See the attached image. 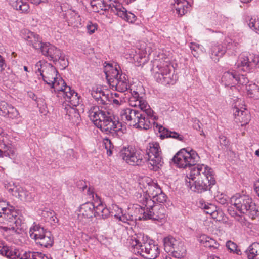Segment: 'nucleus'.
I'll use <instances>...</instances> for the list:
<instances>
[{
    "mask_svg": "<svg viewBox=\"0 0 259 259\" xmlns=\"http://www.w3.org/2000/svg\"><path fill=\"white\" fill-rule=\"evenodd\" d=\"M120 116L121 120L126 124L136 128L143 130L151 128L152 124L154 123L156 120L152 110L143 111L127 108L121 111Z\"/></svg>",
    "mask_w": 259,
    "mask_h": 259,
    "instance_id": "obj_1",
    "label": "nucleus"
},
{
    "mask_svg": "<svg viewBox=\"0 0 259 259\" xmlns=\"http://www.w3.org/2000/svg\"><path fill=\"white\" fill-rule=\"evenodd\" d=\"M89 116L94 124L102 132L106 134H116L118 136L122 134L121 125L114 121L109 116V113L100 109L98 106H93L90 108Z\"/></svg>",
    "mask_w": 259,
    "mask_h": 259,
    "instance_id": "obj_2",
    "label": "nucleus"
},
{
    "mask_svg": "<svg viewBox=\"0 0 259 259\" xmlns=\"http://www.w3.org/2000/svg\"><path fill=\"white\" fill-rule=\"evenodd\" d=\"M128 244L131 252L146 259H155L160 253L157 245L145 240L142 234L132 236L128 240Z\"/></svg>",
    "mask_w": 259,
    "mask_h": 259,
    "instance_id": "obj_3",
    "label": "nucleus"
},
{
    "mask_svg": "<svg viewBox=\"0 0 259 259\" xmlns=\"http://www.w3.org/2000/svg\"><path fill=\"white\" fill-rule=\"evenodd\" d=\"M231 202L238 211L248 215L252 219L259 216V210L256 205L248 195L236 194L231 197Z\"/></svg>",
    "mask_w": 259,
    "mask_h": 259,
    "instance_id": "obj_4",
    "label": "nucleus"
},
{
    "mask_svg": "<svg viewBox=\"0 0 259 259\" xmlns=\"http://www.w3.org/2000/svg\"><path fill=\"white\" fill-rule=\"evenodd\" d=\"M158 68L155 75L157 82L164 85H174L178 79V76L175 73L173 66L165 62L157 64Z\"/></svg>",
    "mask_w": 259,
    "mask_h": 259,
    "instance_id": "obj_5",
    "label": "nucleus"
},
{
    "mask_svg": "<svg viewBox=\"0 0 259 259\" xmlns=\"http://www.w3.org/2000/svg\"><path fill=\"white\" fill-rule=\"evenodd\" d=\"M199 158L195 151L191 150L189 152L186 149H182L176 154L172 160L178 167L186 168L194 165Z\"/></svg>",
    "mask_w": 259,
    "mask_h": 259,
    "instance_id": "obj_6",
    "label": "nucleus"
},
{
    "mask_svg": "<svg viewBox=\"0 0 259 259\" xmlns=\"http://www.w3.org/2000/svg\"><path fill=\"white\" fill-rule=\"evenodd\" d=\"M186 184L187 187L194 192L198 193H201L206 191H211L213 185L215 184L213 174L210 175L203 174L201 177H198L197 180L194 181L186 180Z\"/></svg>",
    "mask_w": 259,
    "mask_h": 259,
    "instance_id": "obj_7",
    "label": "nucleus"
},
{
    "mask_svg": "<svg viewBox=\"0 0 259 259\" xmlns=\"http://www.w3.org/2000/svg\"><path fill=\"white\" fill-rule=\"evenodd\" d=\"M19 213V210L15 209L14 207L10 205L0 214V217L3 218L9 226H1L0 229L5 232L8 231L16 232V227H18L22 223V220L18 216Z\"/></svg>",
    "mask_w": 259,
    "mask_h": 259,
    "instance_id": "obj_8",
    "label": "nucleus"
},
{
    "mask_svg": "<svg viewBox=\"0 0 259 259\" xmlns=\"http://www.w3.org/2000/svg\"><path fill=\"white\" fill-rule=\"evenodd\" d=\"M133 208L135 209L136 212L140 214L138 217L139 220H152L159 221L164 219L166 216V210L163 206L160 205H156L152 208H151V210H148L149 212L146 213L143 211V208L139 205H134Z\"/></svg>",
    "mask_w": 259,
    "mask_h": 259,
    "instance_id": "obj_9",
    "label": "nucleus"
},
{
    "mask_svg": "<svg viewBox=\"0 0 259 259\" xmlns=\"http://www.w3.org/2000/svg\"><path fill=\"white\" fill-rule=\"evenodd\" d=\"M119 156L132 165H141L144 162L142 151L132 150V148H123L119 153Z\"/></svg>",
    "mask_w": 259,
    "mask_h": 259,
    "instance_id": "obj_10",
    "label": "nucleus"
},
{
    "mask_svg": "<svg viewBox=\"0 0 259 259\" xmlns=\"http://www.w3.org/2000/svg\"><path fill=\"white\" fill-rule=\"evenodd\" d=\"M39 72L40 75L42 76L44 81L48 84L51 85L52 88H54L55 90L58 89L57 86H59V82H57V71L56 68L52 65H49L43 70L38 68L36 71V73Z\"/></svg>",
    "mask_w": 259,
    "mask_h": 259,
    "instance_id": "obj_11",
    "label": "nucleus"
},
{
    "mask_svg": "<svg viewBox=\"0 0 259 259\" xmlns=\"http://www.w3.org/2000/svg\"><path fill=\"white\" fill-rule=\"evenodd\" d=\"M148 160L153 166L159 168L162 166L163 162L161 156L159 144L158 143L150 144L149 148L147 150Z\"/></svg>",
    "mask_w": 259,
    "mask_h": 259,
    "instance_id": "obj_12",
    "label": "nucleus"
},
{
    "mask_svg": "<svg viewBox=\"0 0 259 259\" xmlns=\"http://www.w3.org/2000/svg\"><path fill=\"white\" fill-rule=\"evenodd\" d=\"M60 81L64 85L60 88H58L56 89L58 91H61L63 93V96L66 102L70 103V105L73 106H77L79 104V98L78 94L73 90H71L69 86H67L63 80Z\"/></svg>",
    "mask_w": 259,
    "mask_h": 259,
    "instance_id": "obj_13",
    "label": "nucleus"
},
{
    "mask_svg": "<svg viewBox=\"0 0 259 259\" xmlns=\"http://www.w3.org/2000/svg\"><path fill=\"white\" fill-rule=\"evenodd\" d=\"M130 93L132 96L130 97L128 102L131 106L134 107H138L139 110L143 111L152 110L147 102L142 97L139 96L138 92L131 90Z\"/></svg>",
    "mask_w": 259,
    "mask_h": 259,
    "instance_id": "obj_14",
    "label": "nucleus"
},
{
    "mask_svg": "<svg viewBox=\"0 0 259 259\" xmlns=\"http://www.w3.org/2000/svg\"><path fill=\"white\" fill-rule=\"evenodd\" d=\"M196 163L193 166H191V171L189 174V177L187 176V179L189 181H194L197 180V179L201 177V175L203 174L210 175L213 174L212 169L205 166L204 164H197Z\"/></svg>",
    "mask_w": 259,
    "mask_h": 259,
    "instance_id": "obj_15",
    "label": "nucleus"
},
{
    "mask_svg": "<svg viewBox=\"0 0 259 259\" xmlns=\"http://www.w3.org/2000/svg\"><path fill=\"white\" fill-rule=\"evenodd\" d=\"M39 51L54 63H56L57 59L59 58L61 52L60 49L54 46L47 42L44 43Z\"/></svg>",
    "mask_w": 259,
    "mask_h": 259,
    "instance_id": "obj_16",
    "label": "nucleus"
},
{
    "mask_svg": "<svg viewBox=\"0 0 259 259\" xmlns=\"http://www.w3.org/2000/svg\"><path fill=\"white\" fill-rule=\"evenodd\" d=\"M23 38L27 41V44L39 50L44 43L37 34L28 30H23L21 32Z\"/></svg>",
    "mask_w": 259,
    "mask_h": 259,
    "instance_id": "obj_17",
    "label": "nucleus"
},
{
    "mask_svg": "<svg viewBox=\"0 0 259 259\" xmlns=\"http://www.w3.org/2000/svg\"><path fill=\"white\" fill-rule=\"evenodd\" d=\"M115 81V82H114L111 87L112 88H115L116 91L123 93L128 90L130 91L132 90L131 89V84L127 76L125 74L121 72L120 76H119V78Z\"/></svg>",
    "mask_w": 259,
    "mask_h": 259,
    "instance_id": "obj_18",
    "label": "nucleus"
},
{
    "mask_svg": "<svg viewBox=\"0 0 259 259\" xmlns=\"http://www.w3.org/2000/svg\"><path fill=\"white\" fill-rule=\"evenodd\" d=\"M62 15L69 26H71L73 27H79L81 25L80 16L75 11L68 10L63 13Z\"/></svg>",
    "mask_w": 259,
    "mask_h": 259,
    "instance_id": "obj_19",
    "label": "nucleus"
},
{
    "mask_svg": "<svg viewBox=\"0 0 259 259\" xmlns=\"http://www.w3.org/2000/svg\"><path fill=\"white\" fill-rule=\"evenodd\" d=\"M91 94L98 104L105 105L109 104V95L106 94L101 88H93Z\"/></svg>",
    "mask_w": 259,
    "mask_h": 259,
    "instance_id": "obj_20",
    "label": "nucleus"
},
{
    "mask_svg": "<svg viewBox=\"0 0 259 259\" xmlns=\"http://www.w3.org/2000/svg\"><path fill=\"white\" fill-rule=\"evenodd\" d=\"M113 10V13L122 18L123 19L131 23L135 21V15L131 12H127L126 9L124 8L122 4L118 1L117 3L115 4V7H114Z\"/></svg>",
    "mask_w": 259,
    "mask_h": 259,
    "instance_id": "obj_21",
    "label": "nucleus"
},
{
    "mask_svg": "<svg viewBox=\"0 0 259 259\" xmlns=\"http://www.w3.org/2000/svg\"><path fill=\"white\" fill-rule=\"evenodd\" d=\"M95 206L93 202H87L80 205L78 217L89 219L95 215Z\"/></svg>",
    "mask_w": 259,
    "mask_h": 259,
    "instance_id": "obj_22",
    "label": "nucleus"
},
{
    "mask_svg": "<svg viewBox=\"0 0 259 259\" xmlns=\"http://www.w3.org/2000/svg\"><path fill=\"white\" fill-rule=\"evenodd\" d=\"M0 254L9 259H17L19 256V249L0 243Z\"/></svg>",
    "mask_w": 259,
    "mask_h": 259,
    "instance_id": "obj_23",
    "label": "nucleus"
},
{
    "mask_svg": "<svg viewBox=\"0 0 259 259\" xmlns=\"http://www.w3.org/2000/svg\"><path fill=\"white\" fill-rule=\"evenodd\" d=\"M234 115L236 121L240 122L242 126L248 124L250 120V115L245 109L244 110H242L236 108Z\"/></svg>",
    "mask_w": 259,
    "mask_h": 259,
    "instance_id": "obj_24",
    "label": "nucleus"
},
{
    "mask_svg": "<svg viewBox=\"0 0 259 259\" xmlns=\"http://www.w3.org/2000/svg\"><path fill=\"white\" fill-rule=\"evenodd\" d=\"M34 241L38 245L48 248L53 245L54 238L51 232L48 231Z\"/></svg>",
    "mask_w": 259,
    "mask_h": 259,
    "instance_id": "obj_25",
    "label": "nucleus"
},
{
    "mask_svg": "<svg viewBox=\"0 0 259 259\" xmlns=\"http://www.w3.org/2000/svg\"><path fill=\"white\" fill-rule=\"evenodd\" d=\"M226 50L222 45H213L210 49V56L211 59L215 62L225 53Z\"/></svg>",
    "mask_w": 259,
    "mask_h": 259,
    "instance_id": "obj_26",
    "label": "nucleus"
},
{
    "mask_svg": "<svg viewBox=\"0 0 259 259\" xmlns=\"http://www.w3.org/2000/svg\"><path fill=\"white\" fill-rule=\"evenodd\" d=\"M48 231L40 224L34 223L33 226L30 228L29 233L31 238L35 241Z\"/></svg>",
    "mask_w": 259,
    "mask_h": 259,
    "instance_id": "obj_27",
    "label": "nucleus"
},
{
    "mask_svg": "<svg viewBox=\"0 0 259 259\" xmlns=\"http://www.w3.org/2000/svg\"><path fill=\"white\" fill-rule=\"evenodd\" d=\"M159 132L160 133V137L161 139L165 138H172L179 141H183V136L182 135L174 131H170L160 125L158 127Z\"/></svg>",
    "mask_w": 259,
    "mask_h": 259,
    "instance_id": "obj_28",
    "label": "nucleus"
},
{
    "mask_svg": "<svg viewBox=\"0 0 259 259\" xmlns=\"http://www.w3.org/2000/svg\"><path fill=\"white\" fill-rule=\"evenodd\" d=\"M9 4L14 9L22 13H28L30 9L29 5L22 0H10Z\"/></svg>",
    "mask_w": 259,
    "mask_h": 259,
    "instance_id": "obj_29",
    "label": "nucleus"
},
{
    "mask_svg": "<svg viewBox=\"0 0 259 259\" xmlns=\"http://www.w3.org/2000/svg\"><path fill=\"white\" fill-rule=\"evenodd\" d=\"M177 242L170 252H171L175 258H181L186 255V249L183 242L179 241H178Z\"/></svg>",
    "mask_w": 259,
    "mask_h": 259,
    "instance_id": "obj_30",
    "label": "nucleus"
},
{
    "mask_svg": "<svg viewBox=\"0 0 259 259\" xmlns=\"http://www.w3.org/2000/svg\"><path fill=\"white\" fill-rule=\"evenodd\" d=\"M248 259H259V243L254 242L245 251Z\"/></svg>",
    "mask_w": 259,
    "mask_h": 259,
    "instance_id": "obj_31",
    "label": "nucleus"
},
{
    "mask_svg": "<svg viewBox=\"0 0 259 259\" xmlns=\"http://www.w3.org/2000/svg\"><path fill=\"white\" fill-rule=\"evenodd\" d=\"M110 211L107 207L103 206V204H100L97 207H95V215L98 219H105L107 218L110 214Z\"/></svg>",
    "mask_w": 259,
    "mask_h": 259,
    "instance_id": "obj_32",
    "label": "nucleus"
},
{
    "mask_svg": "<svg viewBox=\"0 0 259 259\" xmlns=\"http://www.w3.org/2000/svg\"><path fill=\"white\" fill-rule=\"evenodd\" d=\"M13 196L18 197L21 200L25 201H30L31 199L30 193L23 189V188L17 186Z\"/></svg>",
    "mask_w": 259,
    "mask_h": 259,
    "instance_id": "obj_33",
    "label": "nucleus"
},
{
    "mask_svg": "<svg viewBox=\"0 0 259 259\" xmlns=\"http://www.w3.org/2000/svg\"><path fill=\"white\" fill-rule=\"evenodd\" d=\"M109 65L111 67V70L108 71V72H105V73L108 82L110 86H111L114 82H115V80L119 78V76H120L121 73L116 67L113 68L112 66H110L109 64Z\"/></svg>",
    "mask_w": 259,
    "mask_h": 259,
    "instance_id": "obj_34",
    "label": "nucleus"
},
{
    "mask_svg": "<svg viewBox=\"0 0 259 259\" xmlns=\"http://www.w3.org/2000/svg\"><path fill=\"white\" fill-rule=\"evenodd\" d=\"M0 151H2V157L5 156L11 157V155L15 154L11 144L6 143L4 140L0 141Z\"/></svg>",
    "mask_w": 259,
    "mask_h": 259,
    "instance_id": "obj_35",
    "label": "nucleus"
},
{
    "mask_svg": "<svg viewBox=\"0 0 259 259\" xmlns=\"http://www.w3.org/2000/svg\"><path fill=\"white\" fill-rule=\"evenodd\" d=\"M235 65L243 71L248 72L251 70L248 56H240Z\"/></svg>",
    "mask_w": 259,
    "mask_h": 259,
    "instance_id": "obj_36",
    "label": "nucleus"
},
{
    "mask_svg": "<svg viewBox=\"0 0 259 259\" xmlns=\"http://www.w3.org/2000/svg\"><path fill=\"white\" fill-rule=\"evenodd\" d=\"M177 6H175L176 13L182 16L187 12V7L186 4H188V2L185 0H175Z\"/></svg>",
    "mask_w": 259,
    "mask_h": 259,
    "instance_id": "obj_37",
    "label": "nucleus"
},
{
    "mask_svg": "<svg viewBox=\"0 0 259 259\" xmlns=\"http://www.w3.org/2000/svg\"><path fill=\"white\" fill-rule=\"evenodd\" d=\"M178 241L170 236L165 237L163 240V242L165 251L167 252H170L176 243H178Z\"/></svg>",
    "mask_w": 259,
    "mask_h": 259,
    "instance_id": "obj_38",
    "label": "nucleus"
},
{
    "mask_svg": "<svg viewBox=\"0 0 259 259\" xmlns=\"http://www.w3.org/2000/svg\"><path fill=\"white\" fill-rule=\"evenodd\" d=\"M142 201H143V205L145 206L144 207H142V208L145 213L149 212L148 210H151L152 209L151 208H152L153 206L156 205L154 204L155 201H154L153 199L149 198V197H147L146 194L144 195ZM140 207H141V206Z\"/></svg>",
    "mask_w": 259,
    "mask_h": 259,
    "instance_id": "obj_39",
    "label": "nucleus"
},
{
    "mask_svg": "<svg viewBox=\"0 0 259 259\" xmlns=\"http://www.w3.org/2000/svg\"><path fill=\"white\" fill-rule=\"evenodd\" d=\"M155 194L152 193V198L154 201L158 203H164L166 201V195L162 192L160 188H157L155 190Z\"/></svg>",
    "mask_w": 259,
    "mask_h": 259,
    "instance_id": "obj_40",
    "label": "nucleus"
},
{
    "mask_svg": "<svg viewBox=\"0 0 259 259\" xmlns=\"http://www.w3.org/2000/svg\"><path fill=\"white\" fill-rule=\"evenodd\" d=\"M232 73L230 71H226L224 73L222 77V81L224 83L226 87L233 86L234 82L236 81L235 79L233 78Z\"/></svg>",
    "mask_w": 259,
    "mask_h": 259,
    "instance_id": "obj_41",
    "label": "nucleus"
},
{
    "mask_svg": "<svg viewBox=\"0 0 259 259\" xmlns=\"http://www.w3.org/2000/svg\"><path fill=\"white\" fill-rule=\"evenodd\" d=\"M246 90L248 95L254 96L259 93V87L255 83H250L246 85Z\"/></svg>",
    "mask_w": 259,
    "mask_h": 259,
    "instance_id": "obj_42",
    "label": "nucleus"
},
{
    "mask_svg": "<svg viewBox=\"0 0 259 259\" xmlns=\"http://www.w3.org/2000/svg\"><path fill=\"white\" fill-rule=\"evenodd\" d=\"M6 113V116L11 119L17 118L19 116V113L18 110L13 107L11 105H9Z\"/></svg>",
    "mask_w": 259,
    "mask_h": 259,
    "instance_id": "obj_43",
    "label": "nucleus"
},
{
    "mask_svg": "<svg viewBox=\"0 0 259 259\" xmlns=\"http://www.w3.org/2000/svg\"><path fill=\"white\" fill-rule=\"evenodd\" d=\"M226 247L230 250L231 252L235 253L238 255H241V251L237 249V245L234 242L231 241H228L226 244Z\"/></svg>",
    "mask_w": 259,
    "mask_h": 259,
    "instance_id": "obj_44",
    "label": "nucleus"
},
{
    "mask_svg": "<svg viewBox=\"0 0 259 259\" xmlns=\"http://www.w3.org/2000/svg\"><path fill=\"white\" fill-rule=\"evenodd\" d=\"M103 143L107 151V154L108 156H111L112 154V150L114 148V146L111 140L108 138H104Z\"/></svg>",
    "mask_w": 259,
    "mask_h": 259,
    "instance_id": "obj_45",
    "label": "nucleus"
},
{
    "mask_svg": "<svg viewBox=\"0 0 259 259\" xmlns=\"http://www.w3.org/2000/svg\"><path fill=\"white\" fill-rule=\"evenodd\" d=\"M58 62L60 66L61 69H64L66 67H67L68 65V61L67 59L65 57L64 55L62 54L61 52H60V56H59V58L57 59V62Z\"/></svg>",
    "mask_w": 259,
    "mask_h": 259,
    "instance_id": "obj_46",
    "label": "nucleus"
},
{
    "mask_svg": "<svg viewBox=\"0 0 259 259\" xmlns=\"http://www.w3.org/2000/svg\"><path fill=\"white\" fill-rule=\"evenodd\" d=\"M115 217L117 218L119 221L123 222L130 224L128 221H133L134 219H137L136 218H134L133 215L130 214H122L121 216L115 215Z\"/></svg>",
    "mask_w": 259,
    "mask_h": 259,
    "instance_id": "obj_47",
    "label": "nucleus"
},
{
    "mask_svg": "<svg viewBox=\"0 0 259 259\" xmlns=\"http://www.w3.org/2000/svg\"><path fill=\"white\" fill-rule=\"evenodd\" d=\"M248 57L251 69L256 65L259 64V56L250 54Z\"/></svg>",
    "mask_w": 259,
    "mask_h": 259,
    "instance_id": "obj_48",
    "label": "nucleus"
},
{
    "mask_svg": "<svg viewBox=\"0 0 259 259\" xmlns=\"http://www.w3.org/2000/svg\"><path fill=\"white\" fill-rule=\"evenodd\" d=\"M206 213L210 214L212 218H217L218 214V212L217 210V207L212 204H211L208 208H207L205 211Z\"/></svg>",
    "mask_w": 259,
    "mask_h": 259,
    "instance_id": "obj_49",
    "label": "nucleus"
},
{
    "mask_svg": "<svg viewBox=\"0 0 259 259\" xmlns=\"http://www.w3.org/2000/svg\"><path fill=\"white\" fill-rule=\"evenodd\" d=\"M9 106V104L6 102H0V115L6 117V113L8 112L7 110Z\"/></svg>",
    "mask_w": 259,
    "mask_h": 259,
    "instance_id": "obj_50",
    "label": "nucleus"
},
{
    "mask_svg": "<svg viewBox=\"0 0 259 259\" xmlns=\"http://www.w3.org/2000/svg\"><path fill=\"white\" fill-rule=\"evenodd\" d=\"M34 252H25L23 254H21L19 250V256L17 259H34Z\"/></svg>",
    "mask_w": 259,
    "mask_h": 259,
    "instance_id": "obj_51",
    "label": "nucleus"
},
{
    "mask_svg": "<svg viewBox=\"0 0 259 259\" xmlns=\"http://www.w3.org/2000/svg\"><path fill=\"white\" fill-rule=\"evenodd\" d=\"M249 26L250 28L253 29L256 33H259V18L257 20L251 19Z\"/></svg>",
    "mask_w": 259,
    "mask_h": 259,
    "instance_id": "obj_52",
    "label": "nucleus"
},
{
    "mask_svg": "<svg viewBox=\"0 0 259 259\" xmlns=\"http://www.w3.org/2000/svg\"><path fill=\"white\" fill-rule=\"evenodd\" d=\"M4 187L7 190H8L9 192L11 193L13 195V193H15L17 186H16L13 183L6 181L4 182Z\"/></svg>",
    "mask_w": 259,
    "mask_h": 259,
    "instance_id": "obj_53",
    "label": "nucleus"
},
{
    "mask_svg": "<svg viewBox=\"0 0 259 259\" xmlns=\"http://www.w3.org/2000/svg\"><path fill=\"white\" fill-rule=\"evenodd\" d=\"M219 139L221 146H223L226 148H228L229 142L227 140V137L223 135H220Z\"/></svg>",
    "mask_w": 259,
    "mask_h": 259,
    "instance_id": "obj_54",
    "label": "nucleus"
},
{
    "mask_svg": "<svg viewBox=\"0 0 259 259\" xmlns=\"http://www.w3.org/2000/svg\"><path fill=\"white\" fill-rule=\"evenodd\" d=\"M45 213L49 214V215L48 214V215L50 217V220H51V223L52 224H56L58 222V219L57 218V217L55 216H54V211H44L42 212V214L45 215Z\"/></svg>",
    "mask_w": 259,
    "mask_h": 259,
    "instance_id": "obj_55",
    "label": "nucleus"
},
{
    "mask_svg": "<svg viewBox=\"0 0 259 259\" xmlns=\"http://www.w3.org/2000/svg\"><path fill=\"white\" fill-rule=\"evenodd\" d=\"M248 82L249 80L248 78L246 77L245 75L240 74L238 79V84L247 85V84L248 83Z\"/></svg>",
    "mask_w": 259,
    "mask_h": 259,
    "instance_id": "obj_56",
    "label": "nucleus"
},
{
    "mask_svg": "<svg viewBox=\"0 0 259 259\" xmlns=\"http://www.w3.org/2000/svg\"><path fill=\"white\" fill-rule=\"evenodd\" d=\"M210 237L209 236L203 234L201 235L199 239V242L203 244L205 247L206 245V243L208 242V241L209 240V239H210Z\"/></svg>",
    "mask_w": 259,
    "mask_h": 259,
    "instance_id": "obj_57",
    "label": "nucleus"
},
{
    "mask_svg": "<svg viewBox=\"0 0 259 259\" xmlns=\"http://www.w3.org/2000/svg\"><path fill=\"white\" fill-rule=\"evenodd\" d=\"M10 205L9 203L4 200H0V214Z\"/></svg>",
    "mask_w": 259,
    "mask_h": 259,
    "instance_id": "obj_58",
    "label": "nucleus"
},
{
    "mask_svg": "<svg viewBox=\"0 0 259 259\" xmlns=\"http://www.w3.org/2000/svg\"><path fill=\"white\" fill-rule=\"evenodd\" d=\"M0 62H1V64H2V65H1V66H2V67H1V68H0V74L3 73L5 75V67H6V65L4 62V60L3 58L1 55H0ZM6 72L7 73H8V72L7 70H6Z\"/></svg>",
    "mask_w": 259,
    "mask_h": 259,
    "instance_id": "obj_59",
    "label": "nucleus"
},
{
    "mask_svg": "<svg viewBox=\"0 0 259 259\" xmlns=\"http://www.w3.org/2000/svg\"><path fill=\"white\" fill-rule=\"evenodd\" d=\"M231 71V73H232V75L233 76V78L235 79V81H233L234 82V85H236V84H238V79H239V75H240V74L238 73L237 71L234 70H232Z\"/></svg>",
    "mask_w": 259,
    "mask_h": 259,
    "instance_id": "obj_60",
    "label": "nucleus"
},
{
    "mask_svg": "<svg viewBox=\"0 0 259 259\" xmlns=\"http://www.w3.org/2000/svg\"><path fill=\"white\" fill-rule=\"evenodd\" d=\"M91 24H88L87 25V30L90 34L93 33L95 30L97 29L96 26L93 24L91 22H89Z\"/></svg>",
    "mask_w": 259,
    "mask_h": 259,
    "instance_id": "obj_61",
    "label": "nucleus"
},
{
    "mask_svg": "<svg viewBox=\"0 0 259 259\" xmlns=\"http://www.w3.org/2000/svg\"><path fill=\"white\" fill-rule=\"evenodd\" d=\"M217 244L216 241L213 239L210 238L209 239V240L208 241V242L206 243V247H209V248H215L216 246L215 245Z\"/></svg>",
    "mask_w": 259,
    "mask_h": 259,
    "instance_id": "obj_62",
    "label": "nucleus"
},
{
    "mask_svg": "<svg viewBox=\"0 0 259 259\" xmlns=\"http://www.w3.org/2000/svg\"><path fill=\"white\" fill-rule=\"evenodd\" d=\"M157 188H158L157 186H151L149 188L148 190H147L148 197L149 198H152V193L155 194L156 193V189Z\"/></svg>",
    "mask_w": 259,
    "mask_h": 259,
    "instance_id": "obj_63",
    "label": "nucleus"
},
{
    "mask_svg": "<svg viewBox=\"0 0 259 259\" xmlns=\"http://www.w3.org/2000/svg\"><path fill=\"white\" fill-rule=\"evenodd\" d=\"M34 259H43L47 258V256L42 253L38 252H34Z\"/></svg>",
    "mask_w": 259,
    "mask_h": 259,
    "instance_id": "obj_64",
    "label": "nucleus"
}]
</instances>
